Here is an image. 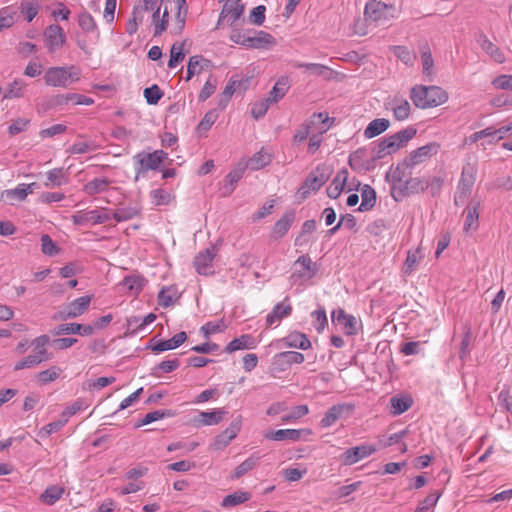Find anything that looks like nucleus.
<instances>
[{
  "label": "nucleus",
  "mask_w": 512,
  "mask_h": 512,
  "mask_svg": "<svg viewBox=\"0 0 512 512\" xmlns=\"http://www.w3.org/2000/svg\"><path fill=\"white\" fill-rule=\"evenodd\" d=\"M413 104L420 109L437 107L448 100V93L438 86L416 85L410 91Z\"/></svg>",
  "instance_id": "nucleus-1"
},
{
  "label": "nucleus",
  "mask_w": 512,
  "mask_h": 512,
  "mask_svg": "<svg viewBox=\"0 0 512 512\" xmlns=\"http://www.w3.org/2000/svg\"><path fill=\"white\" fill-rule=\"evenodd\" d=\"M405 176V169L401 171V166L398 165L396 170L394 171L393 177L395 179V183L392 187V196L395 200H399L402 197H405L410 194H417L420 192H424L427 190L426 179L415 177H410L409 179L403 181V177Z\"/></svg>",
  "instance_id": "nucleus-2"
},
{
  "label": "nucleus",
  "mask_w": 512,
  "mask_h": 512,
  "mask_svg": "<svg viewBox=\"0 0 512 512\" xmlns=\"http://www.w3.org/2000/svg\"><path fill=\"white\" fill-rule=\"evenodd\" d=\"M364 16L365 20L371 24L384 26L397 17V9L394 5L372 0L366 3Z\"/></svg>",
  "instance_id": "nucleus-3"
},
{
  "label": "nucleus",
  "mask_w": 512,
  "mask_h": 512,
  "mask_svg": "<svg viewBox=\"0 0 512 512\" xmlns=\"http://www.w3.org/2000/svg\"><path fill=\"white\" fill-rule=\"evenodd\" d=\"M80 79V69L75 66L50 67L44 74L46 85L66 88Z\"/></svg>",
  "instance_id": "nucleus-4"
},
{
  "label": "nucleus",
  "mask_w": 512,
  "mask_h": 512,
  "mask_svg": "<svg viewBox=\"0 0 512 512\" xmlns=\"http://www.w3.org/2000/svg\"><path fill=\"white\" fill-rule=\"evenodd\" d=\"M477 174V166L475 163L467 162L462 169L455 194L454 204L462 206L470 197Z\"/></svg>",
  "instance_id": "nucleus-5"
},
{
  "label": "nucleus",
  "mask_w": 512,
  "mask_h": 512,
  "mask_svg": "<svg viewBox=\"0 0 512 512\" xmlns=\"http://www.w3.org/2000/svg\"><path fill=\"white\" fill-rule=\"evenodd\" d=\"M331 169L326 165H318L309 173L303 185L299 188L298 194L301 199H306L311 192L318 191L330 178Z\"/></svg>",
  "instance_id": "nucleus-6"
},
{
  "label": "nucleus",
  "mask_w": 512,
  "mask_h": 512,
  "mask_svg": "<svg viewBox=\"0 0 512 512\" xmlns=\"http://www.w3.org/2000/svg\"><path fill=\"white\" fill-rule=\"evenodd\" d=\"M168 154L163 150H155L152 153L141 152L134 156L136 164V177H143L149 170H157L167 158Z\"/></svg>",
  "instance_id": "nucleus-7"
},
{
  "label": "nucleus",
  "mask_w": 512,
  "mask_h": 512,
  "mask_svg": "<svg viewBox=\"0 0 512 512\" xmlns=\"http://www.w3.org/2000/svg\"><path fill=\"white\" fill-rule=\"evenodd\" d=\"M110 219L111 214L107 208L94 209L90 211H78L72 215L73 223L79 226L104 224Z\"/></svg>",
  "instance_id": "nucleus-8"
},
{
  "label": "nucleus",
  "mask_w": 512,
  "mask_h": 512,
  "mask_svg": "<svg viewBox=\"0 0 512 512\" xmlns=\"http://www.w3.org/2000/svg\"><path fill=\"white\" fill-rule=\"evenodd\" d=\"M439 145L437 143H428L422 147L413 150L409 156L400 165L404 168H412L424 162L427 158L435 155L438 152Z\"/></svg>",
  "instance_id": "nucleus-9"
},
{
  "label": "nucleus",
  "mask_w": 512,
  "mask_h": 512,
  "mask_svg": "<svg viewBox=\"0 0 512 512\" xmlns=\"http://www.w3.org/2000/svg\"><path fill=\"white\" fill-rule=\"evenodd\" d=\"M91 300L92 296L90 295H85L73 300L66 306L65 310L60 312L58 317L55 316L54 319L68 320L82 315L89 308Z\"/></svg>",
  "instance_id": "nucleus-10"
},
{
  "label": "nucleus",
  "mask_w": 512,
  "mask_h": 512,
  "mask_svg": "<svg viewBox=\"0 0 512 512\" xmlns=\"http://www.w3.org/2000/svg\"><path fill=\"white\" fill-rule=\"evenodd\" d=\"M374 452H376V448L372 445H360L352 447L341 454L340 461L343 465L350 466L366 457H369Z\"/></svg>",
  "instance_id": "nucleus-11"
},
{
  "label": "nucleus",
  "mask_w": 512,
  "mask_h": 512,
  "mask_svg": "<svg viewBox=\"0 0 512 512\" xmlns=\"http://www.w3.org/2000/svg\"><path fill=\"white\" fill-rule=\"evenodd\" d=\"M217 253V248L212 245L204 251L199 252L194 258V267L198 274L209 275L213 273L212 262Z\"/></svg>",
  "instance_id": "nucleus-12"
},
{
  "label": "nucleus",
  "mask_w": 512,
  "mask_h": 512,
  "mask_svg": "<svg viewBox=\"0 0 512 512\" xmlns=\"http://www.w3.org/2000/svg\"><path fill=\"white\" fill-rule=\"evenodd\" d=\"M241 0H227L224 4L218 24L227 23L232 26L243 14L244 5L240 3Z\"/></svg>",
  "instance_id": "nucleus-13"
},
{
  "label": "nucleus",
  "mask_w": 512,
  "mask_h": 512,
  "mask_svg": "<svg viewBox=\"0 0 512 512\" xmlns=\"http://www.w3.org/2000/svg\"><path fill=\"white\" fill-rule=\"evenodd\" d=\"M65 41V33L59 25L51 24L45 29L44 42L50 52L60 49Z\"/></svg>",
  "instance_id": "nucleus-14"
},
{
  "label": "nucleus",
  "mask_w": 512,
  "mask_h": 512,
  "mask_svg": "<svg viewBox=\"0 0 512 512\" xmlns=\"http://www.w3.org/2000/svg\"><path fill=\"white\" fill-rule=\"evenodd\" d=\"M385 108L392 111L394 118L398 121L408 119L411 113L410 103L401 96L388 98L385 102Z\"/></svg>",
  "instance_id": "nucleus-15"
},
{
  "label": "nucleus",
  "mask_w": 512,
  "mask_h": 512,
  "mask_svg": "<svg viewBox=\"0 0 512 512\" xmlns=\"http://www.w3.org/2000/svg\"><path fill=\"white\" fill-rule=\"evenodd\" d=\"M241 429V420L235 419L230 425L220 434H218L212 443V448L214 450H223L226 448L230 442L237 436Z\"/></svg>",
  "instance_id": "nucleus-16"
},
{
  "label": "nucleus",
  "mask_w": 512,
  "mask_h": 512,
  "mask_svg": "<svg viewBox=\"0 0 512 512\" xmlns=\"http://www.w3.org/2000/svg\"><path fill=\"white\" fill-rule=\"evenodd\" d=\"M186 339L187 334L181 331L168 340H156L153 338L150 340L147 348L151 349L154 353H160L178 348L186 341Z\"/></svg>",
  "instance_id": "nucleus-17"
},
{
  "label": "nucleus",
  "mask_w": 512,
  "mask_h": 512,
  "mask_svg": "<svg viewBox=\"0 0 512 512\" xmlns=\"http://www.w3.org/2000/svg\"><path fill=\"white\" fill-rule=\"evenodd\" d=\"M353 410V406L350 404H336L331 406L324 417L320 421V426L322 428H328L334 425L344 413L350 414Z\"/></svg>",
  "instance_id": "nucleus-18"
},
{
  "label": "nucleus",
  "mask_w": 512,
  "mask_h": 512,
  "mask_svg": "<svg viewBox=\"0 0 512 512\" xmlns=\"http://www.w3.org/2000/svg\"><path fill=\"white\" fill-rule=\"evenodd\" d=\"M479 208L480 201L472 200L465 208L463 214L465 215L463 230L465 233L476 231L479 227Z\"/></svg>",
  "instance_id": "nucleus-19"
},
{
  "label": "nucleus",
  "mask_w": 512,
  "mask_h": 512,
  "mask_svg": "<svg viewBox=\"0 0 512 512\" xmlns=\"http://www.w3.org/2000/svg\"><path fill=\"white\" fill-rule=\"evenodd\" d=\"M94 333L92 325H83L78 323L60 324L52 330L54 336L78 334L81 336H89Z\"/></svg>",
  "instance_id": "nucleus-20"
},
{
  "label": "nucleus",
  "mask_w": 512,
  "mask_h": 512,
  "mask_svg": "<svg viewBox=\"0 0 512 512\" xmlns=\"http://www.w3.org/2000/svg\"><path fill=\"white\" fill-rule=\"evenodd\" d=\"M295 217V210H287L283 216L274 224L271 231V237L274 239H280L284 237L294 223Z\"/></svg>",
  "instance_id": "nucleus-21"
},
{
  "label": "nucleus",
  "mask_w": 512,
  "mask_h": 512,
  "mask_svg": "<svg viewBox=\"0 0 512 512\" xmlns=\"http://www.w3.org/2000/svg\"><path fill=\"white\" fill-rule=\"evenodd\" d=\"M226 413L222 408L213 411H201L194 417L193 422L196 427L217 425L222 421Z\"/></svg>",
  "instance_id": "nucleus-22"
},
{
  "label": "nucleus",
  "mask_w": 512,
  "mask_h": 512,
  "mask_svg": "<svg viewBox=\"0 0 512 512\" xmlns=\"http://www.w3.org/2000/svg\"><path fill=\"white\" fill-rule=\"evenodd\" d=\"M303 434L310 435L311 431L307 429H279L277 431L268 432L264 436L266 439L274 441H298Z\"/></svg>",
  "instance_id": "nucleus-23"
},
{
  "label": "nucleus",
  "mask_w": 512,
  "mask_h": 512,
  "mask_svg": "<svg viewBox=\"0 0 512 512\" xmlns=\"http://www.w3.org/2000/svg\"><path fill=\"white\" fill-rule=\"evenodd\" d=\"M400 147L397 144V141L395 140L393 135H390L388 137L382 138L378 144L373 148V156L372 158L374 160H379L384 158L387 155H390L397 150H399Z\"/></svg>",
  "instance_id": "nucleus-24"
},
{
  "label": "nucleus",
  "mask_w": 512,
  "mask_h": 512,
  "mask_svg": "<svg viewBox=\"0 0 512 512\" xmlns=\"http://www.w3.org/2000/svg\"><path fill=\"white\" fill-rule=\"evenodd\" d=\"M212 67V62L202 55H193L187 63V75L185 80L189 81L193 76L201 74Z\"/></svg>",
  "instance_id": "nucleus-25"
},
{
  "label": "nucleus",
  "mask_w": 512,
  "mask_h": 512,
  "mask_svg": "<svg viewBox=\"0 0 512 512\" xmlns=\"http://www.w3.org/2000/svg\"><path fill=\"white\" fill-rule=\"evenodd\" d=\"M292 313V305L289 303V297L283 302L277 303L272 311L266 317V324L272 326L274 323L280 322L283 318L290 316Z\"/></svg>",
  "instance_id": "nucleus-26"
},
{
  "label": "nucleus",
  "mask_w": 512,
  "mask_h": 512,
  "mask_svg": "<svg viewBox=\"0 0 512 512\" xmlns=\"http://www.w3.org/2000/svg\"><path fill=\"white\" fill-rule=\"evenodd\" d=\"M295 265H300L301 270L298 272H294L292 274V278H306L310 279L317 273V265L312 261V259L307 255H302L298 257V259L295 261Z\"/></svg>",
  "instance_id": "nucleus-27"
},
{
  "label": "nucleus",
  "mask_w": 512,
  "mask_h": 512,
  "mask_svg": "<svg viewBox=\"0 0 512 512\" xmlns=\"http://www.w3.org/2000/svg\"><path fill=\"white\" fill-rule=\"evenodd\" d=\"M276 44L275 38L265 31H255L250 34L248 48L252 49H267Z\"/></svg>",
  "instance_id": "nucleus-28"
},
{
  "label": "nucleus",
  "mask_w": 512,
  "mask_h": 512,
  "mask_svg": "<svg viewBox=\"0 0 512 512\" xmlns=\"http://www.w3.org/2000/svg\"><path fill=\"white\" fill-rule=\"evenodd\" d=\"M477 42L479 43L482 50L488 54L495 62L503 63L505 61L504 54L501 50L492 43L485 34H479L477 38Z\"/></svg>",
  "instance_id": "nucleus-29"
},
{
  "label": "nucleus",
  "mask_w": 512,
  "mask_h": 512,
  "mask_svg": "<svg viewBox=\"0 0 512 512\" xmlns=\"http://www.w3.org/2000/svg\"><path fill=\"white\" fill-rule=\"evenodd\" d=\"M68 183V177L63 168H54L46 172V181L44 186L46 188L61 187Z\"/></svg>",
  "instance_id": "nucleus-30"
},
{
  "label": "nucleus",
  "mask_w": 512,
  "mask_h": 512,
  "mask_svg": "<svg viewBox=\"0 0 512 512\" xmlns=\"http://www.w3.org/2000/svg\"><path fill=\"white\" fill-rule=\"evenodd\" d=\"M50 342V338L47 335H41L32 341L33 354L41 359V362L49 361L52 359L53 354L47 351V344Z\"/></svg>",
  "instance_id": "nucleus-31"
},
{
  "label": "nucleus",
  "mask_w": 512,
  "mask_h": 512,
  "mask_svg": "<svg viewBox=\"0 0 512 512\" xmlns=\"http://www.w3.org/2000/svg\"><path fill=\"white\" fill-rule=\"evenodd\" d=\"M285 346L307 350L311 347L308 337L301 332H293L281 340Z\"/></svg>",
  "instance_id": "nucleus-32"
},
{
  "label": "nucleus",
  "mask_w": 512,
  "mask_h": 512,
  "mask_svg": "<svg viewBox=\"0 0 512 512\" xmlns=\"http://www.w3.org/2000/svg\"><path fill=\"white\" fill-rule=\"evenodd\" d=\"M243 176V169H235L228 173L220 188L222 196L226 197L233 193L235 186Z\"/></svg>",
  "instance_id": "nucleus-33"
},
{
  "label": "nucleus",
  "mask_w": 512,
  "mask_h": 512,
  "mask_svg": "<svg viewBox=\"0 0 512 512\" xmlns=\"http://www.w3.org/2000/svg\"><path fill=\"white\" fill-rule=\"evenodd\" d=\"M390 126V121L385 118L372 120L364 130V136L367 139L374 138L385 132Z\"/></svg>",
  "instance_id": "nucleus-34"
},
{
  "label": "nucleus",
  "mask_w": 512,
  "mask_h": 512,
  "mask_svg": "<svg viewBox=\"0 0 512 512\" xmlns=\"http://www.w3.org/2000/svg\"><path fill=\"white\" fill-rule=\"evenodd\" d=\"M290 87L288 77H281L277 80L272 90L269 92L267 99L271 104L277 103L287 93Z\"/></svg>",
  "instance_id": "nucleus-35"
},
{
  "label": "nucleus",
  "mask_w": 512,
  "mask_h": 512,
  "mask_svg": "<svg viewBox=\"0 0 512 512\" xmlns=\"http://www.w3.org/2000/svg\"><path fill=\"white\" fill-rule=\"evenodd\" d=\"M254 347V339L251 335L244 334L238 338L233 339L228 345L225 347L224 351L226 353H233L242 349H250Z\"/></svg>",
  "instance_id": "nucleus-36"
},
{
  "label": "nucleus",
  "mask_w": 512,
  "mask_h": 512,
  "mask_svg": "<svg viewBox=\"0 0 512 512\" xmlns=\"http://www.w3.org/2000/svg\"><path fill=\"white\" fill-rule=\"evenodd\" d=\"M110 183L107 178H95L84 185L83 191L89 196H94L105 192Z\"/></svg>",
  "instance_id": "nucleus-37"
},
{
  "label": "nucleus",
  "mask_w": 512,
  "mask_h": 512,
  "mask_svg": "<svg viewBox=\"0 0 512 512\" xmlns=\"http://www.w3.org/2000/svg\"><path fill=\"white\" fill-rule=\"evenodd\" d=\"M361 204L358 208L359 211H369L375 206L376 203V193L375 190L370 186L365 184L361 189Z\"/></svg>",
  "instance_id": "nucleus-38"
},
{
  "label": "nucleus",
  "mask_w": 512,
  "mask_h": 512,
  "mask_svg": "<svg viewBox=\"0 0 512 512\" xmlns=\"http://www.w3.org/2000/svg\"><path fill=\"white\" fill-rule=\"evenodd\" d=\"M251 498V494L245 491H236L232 494L225 496L221 502L223 508H230L240 505Z\"/></svg>",
  "instance_id": "nucleus-39"
},
{
  "label": "nucleus",
  "mask_w": 512,
  "mask_h": 512,
  "mask_svg": "<svg viewBox=\"0 0 512 512\" xmlns=\"http://www.w3.org/2000/svg\"><path fill=\"white\" fill-rule=\"evenodd\" d=\"M271 162V155L263 150L256 152L248 159L246 166L251 170H259Z\"/></svg>",
  "instance_id": "nucleus-40"
},
{
  "label": "nucleus",
  "mask_w": 512,
  "mask_h": 512,
  "mask_svg": "<svg viewBox=\"0 0 512 512\" xmlns=\"http://www.w3.org/2000/svg\"><path fill=\"white\" fill-rule=\"evenodd\" d=\"M259 459H260L259 456H255V455L250 456L249 458H247L245 461H243L241 464H239L235 468V470L231 474L230 478L233 480L239 479L240 477H242L243 475H245L246 473H248L249 471L254 469L256 467V465L258 464Z\"/></svg>",
  "instance_id": "nucleus-41"
},
{
  "label": "nucleus",
  "mask_w": 512,
  "mask_h": 512,
  "mask_svg": "<svg viewBox=\"0 0 512 512\" xmlns=\"http://www.w3.org/2000/svg\"><path fill=\"white\" fill-rule=\"evenodd\" d=\"M27 197L24 183L19 184L14 189H8L1 192L0 200H4L12 204L13 200L23 201Z\"/></svg>",
  "instance_id": "nucleus-42"
},
{
  "label": "nucleus",
  "mask_w": 512,
  "mask_h": 512,
  "mask_svg": "<svg viewBox=\"0 0 512 512\" xmlns=\"http://www.w3.org/2000/svg\"><path fill=\"white\" fill-rule=\"evenodd\" d=\"M423 74L430 76L433 73L434 60L427 43L420 46Z\"/></svg>",
  "instance_id": "nucleus-43"
},
{
  "label": "nucleus",
  "mask_w": 512,
  "mask_h": 512,
  "mask_svg": "<svg viewBox=\"0 0 512 512\" xmlns=\"http://www.w3.org/2000/svg\"><path fill=\"white\" fill-rule=\"evenodd\" d=\"M63 493V487L52 485L45 489L40 498L45 504L53 505L62 497Z\"/></svg>",
  "instance_id": "nucleus-44"
},
{
  "label": "nucleus",
  "mask_w": 512,
  "mask_h": 512,
  "mask_svg": "<svg viewBox=\"0 0 512 512\" xmlns=\"http://www.w3.org/2000/svg\"><path fill=\"white\" fill-rule=\"evenodd\" d=\"M62 373V369L58 366H51L50 368L40 371L36 375V380L41 385H46L50 382L55 381L58 379L60 374Z\"/></svg>",
  "instance_id": "nucleus-45"
},
{
  "label": "nucleus",
  "mask_w": 512,
  "mask_h": 512,
  "mask_svg": "<svg viewBox=\"0 0 512 512\" xmlns=\"http://www.w3.org/2000/svg\"><path fill=\"white\" fill-rule=\"evenodd\" d=\"M120 285L132 294H138L144 287V279L137 275L126 276Z\"/></svg>",
  "instance_id": "nucleus-46"
},
{
  "label": "nucleus",
  "mask_w": 512,
  "mask_h": 512,
  "mask_svg": "<svg viewBox=\"0 0 512 512\" xmlns=\"http://www.w3.org/2000/svg\"><path fill=\"white\" fill-rule=\"evenodd\" d=\"M390 405L391 413L396 416L406 412L412 406V400L407 397H392Z\"/></svg>",
  "instance_id": "nucleus-47"
},
{
  "label": "nucleus",
  "mask_w": 512,
  "mask_h": 512,
  "mask_svg": "<svg viewBox=\"0 0 512 512\" xmlns=\"http://www.w3.org/2000/svg\"><path fill=\"white\" fill-rule=\"evenodd\" d=\"M180 365V361L178 358H174L171 360H165L157 364L152 368L151 374L156 377H160L161 373H170L176 370Z\"/></svg>",
  "instance_id": "nucleus-48"
},
{
  "label": "nucleus",
  "mask_w": 512,
  "mask_h": 512,
  "mask_svg": "<svg viewBox=\"0 0 512 512\" xmlns=\"http://www.w3.org/2000/svg\"><path fill=\"white\" fill-rule=\"evenodd\" d=\"M185 58L184 43H174L170 49L169 68H175Z\"/></svg>",
  "instance_id": "nucleus-49"
},
{
  "label": "nucleus",
  "mask_w": 512,
  "mask_h": 512,
  "mask_svg": "<svg viewBox=\"0 0 512 512\" xmlns=\"http://www.w3.org/2000/svg\"><path fill=\"white\" fill-rule=\"evenodd\" d=\"M25 84L22 80L16 79L8 85L3 99L20 98L24 95Z\"/></svg>",
  "instance_id": "nucleus-50"
},
{
  "label": "nucleus",
  "mask_w": 512,
  "mask_h": 512,
  "mask_svg": "<svg viewBox=\"0 0 512 512\" xmlns=\"http://www.w3.org/2000/svg\"><path fill=\"white\" fill-rule=\"evenodd\" d=\"M139 213V209L136 207H122L116 209L113 214H111V218L115 219L117 222L128 221Z\"/></svg>",
  "instance_id": "nucleus-51"
},
{
  "label": "nucleus",
  "mask_w": 512,
  "mask_h": 512,
  "mask_svg": "<svg viewBox=\"0 0 512 512\" xmlns=\"http://www.w3.org/2000/svg\"><path fill=\"white\" fill-rule=\"evenodd\" d=\"M172 416H174V412L169 409L155 410V411L147 413L137 426L139 427L142 425H148L152 422L158 421L165 417H172Z\"/></svg>",
  "instance_id": "nucleus-52"
},
{
  "label": "nucleus",
  "mask_w": 512,
  "mask_h": 512,
  "mask_svg": "<svg viewBox=\"0 0 512 512\" xmlns=\"http://www.w3.org/2000/svg\"><path fill=\"white\" fill-rule=\"evenodd\" d=\"M78 24L80 28L86 33H92L97 29L94 18L90 13L84 11L78 16Z\"/></svg>",
  "instance_id": "nucleus-53"
},
{
  "label": "nucleus",
  "mask_w": 512,
  "mask_h": 512,
  "mask_svg": "<svg viewBox=\"0 0 512 512\" xmlns=\"http://www.w3.org/2000/svg\"><path fill=\"white\" fill-rule=\"evenodd\" d=\"M41 251L45 255L54 256L59 253L60 248L48 234H43L41 236Z\"/></svg>",
  "instance_id": "nucleus-54"
},
{
  "label": "nucleus",
  "mask_w": 512,
  "mask_h": 512,
  "mask_svg": "<svg viewBox=\"0 0 512 512\" xmlns=\"http://www.w3.org/2000/svg\"><path fill=\"white\" fill-rule=\"evenodd\" d=\"M236 83H237V81L234 80L233 78H231L229 80V82L227 83V85L225 86L223 92L221 93V95L219 97V101H218V106L221 109H224L227 106L228 102L230 101L232 95L235 92Z\"/></svg>",
  "instance_id": "nucleus-55"
},
{
  "label": "nucleus",
  "mask_w": 512,
  "mask_h": 512,
  "mask_svg": "<svg viewBox=\"0 0 512 512\" xmlns=\"http://www.w3.org/2000/svg\"><path fill=\"white\" fill-rule=\"evenodd\" d=\"M217 118L218 115L215 110L208 111L197 126V131L199 132V134L207 132L215 123Z\"/></svg>",
  "instance_id": "nucleus-56"
},
{
  "label": "nucleus",
  "mask_w": 512,
  "mask_h": 512,
  "mask_svg": "<svg viewBox=\"0 0 512 512\" xmlns=\"http://www.w3.org/2000/svg\"><path fill=\"white\" fill-rule=\"evenodd\" d=\"M427 190H429L432 197L439 196L444 185V178L442 176H432L426 179Z\"/></svg>",
  "instance_id": "nucleus-57"
},
{
  "label": "nucleus",
  "mask_w": 512,
  "mask_h": 512,
  "mask_svg": "<svg viewBox=\"0 0 512 512\" xmlns=\"http://www.w3.org/2000/svg\"><path fill=\"white\" fill-rule=\"evenodd\" d=\"M162 96L163 92L156 84L144 89V97L146 102L150 105L157 104Z\"/></svg>",
  "instance_id": "nucleus-58"
},
{
  "label": "nucleus",
  "mask_w": 512,
  "mask_h": 512,
  "mask_svg": "<svg viewBox=\"0 0 512 512\" xmlns=\"http://www.w3.org/2000/svg\"><path fill=\"white\" fill-rule=\"evenodd\" d=\"M416 132H417V130L414 127L409 126L405 129L393 134V136H394L395 140L397 141V144L401 148L416 135Z\"/></svg>",
  "instance_id": "nucleus-59"
},
{
  "label": "nucleus",
  "mask_w": 512,
  "mask_h": 512,
  "mask_svg": "<svg viewBox=\"0 0 512 512\" xmlns=\"http://www.w3.org/2000/svg\"><path fill=\"white\" fill-rule=\"evenodd\" d=\"M312 317L314 319L313 325L318 333H321L326 324H327V316L326 311L323 307H319L317 310L312 312Z\"/></svg>",
  "instance_id": "nucleus-60"
},
{
  "label": "nucleus",
  "mask_w": 512,
  "mask_h": 512,
  "mask_svg": "<svg viewBox=\"0 0 512 512\" xmlns=\"http://www.w3.org/2000/svg\"><path fill=\"white\" fill-rule=\"evenodd\" d=\"M216 85V79H214L213 76L210 75L199 93V101L203 102L206 101L209 97H211L216 90Z\"/></svg>",
  "instance_id": "nucleus-61"
},
{
  "label": "nucleus",
  "mask_w": 512,
  "mask_h": 512,
  "mask_svg": "<svg viewBox=\"0 0 512 512\" xmlns=\"http://www.w3.org/2000/svg\"><path fill=\"white\" fill-rule=\"evenodd\" d=\"M317 223L314 219L306 220L301 227L300 234L295 239V246H301L304 244V235L312 234L316 230Z\"/></svg>",
  "instance_id": "nucleus-62"
},
{
  "label": "nucleus",
  "mask_w": 512,
  "mask_h": 512,
  "mask_svg": "<svg viewBox=\"0 0 512 512\" xmlns=\"http://www.w3.org/2000/svg\"><path fill=\"white\" fill-rule=\"evenodd\" d=\"M16 12L11 7H5L0 10V30L9 28L14 24Z\"/></svg>",
  "instance_id": "nucleus-63"
},
{
  "label": "nucleus",
  "mask_w": 512,
  "mask_h": 512,
  "mask_svg": "<svg viewBox=\"0 0 512 512\" xmlns=\"http://www.w3.org/2000/svg\"><path fill=\"white\" fill-rule=\"evenodd\" d=\"M155 205H167L171 202V194L164 189H155L150 193Z\"/></svg>",
  "instance_id": "nucleus-64"
}]
</instances>
